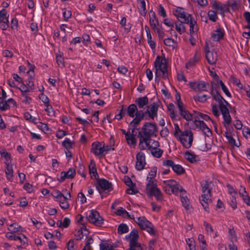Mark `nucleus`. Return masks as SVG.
<instances>
[{"label": "nucleus", "instance_id": "f257e3e1", "mask_svg": "<svg viewBox=\"0 0 250 250\" xmlns=\"http://www.w3.org/2000/svg\"><path fill=\"white\" fill-rule=\"evenodd\" d=\"M156 172L157 167H152L148 174L149 177H147L148 182L146 186V192L149 196H154L157 200H159L162 199V193L160 190L156 187V185L153 184V179L156 176Z\"/></svg>", "mask_w": 250, "mask_h": 250}, {"label": "nucleus", "instance_id": "f03ea898", "mask_svg": "<svg viewBox=\"0 0 250 250\" xmlns=\"http://www.w3.org/2000/svg\"><path fill=\"white\" fill-rule=\"evenodd\" d=\"M155 71V81L159 83L160 80L161 73L162 74V77L164 79L168 78V74L167 61L165 59L164 61L161 59L159 56H158L154 63Z\"/></svg>", "mask_w": 250, "mask_h": 250}, {"label": "nucleus", "instance_id": "7ed1b4c3", "mask_svg": "<svg viewBox=\"0 0 250 250\" xmlns=\"http://www.w3.org/2000/svg\"><path fill=\"white\" fill-rule=\"evenodd\" d=\"M157 131V126L155 124L146 122L138 133V137L140 138V144L146 142L147 139H149L152 136L155 135V133Z\"/></svg>", "mask_w": 250, "mask_h": 250}, {"label": "nucleus", "instance_id": "20e7f679", "mask_svg": "<svg viewBox=\"0 0 250 250\" xmlns=\"http://www.w3.org/2000/svg\"><path fill=\"white\" fill-rule=\"evenodd\" d=\"M96 184V189L98 190L101 195V198L103 199L106 195L103 194V192H108L112 190V185L111 182L104 178H98Z\"/></svg>", "mask_w": 250, "mask_h": 250}, {"label": "nucleus", "instance_id": "39448f33", "mask_svg": "<svg viewBox=\"0 0 250 250\" xmlns=\"http://www.w3.org/2000/svg\"><path fill=\"white\" fill-rule=\"evenodd\" d=\"M179 140L185 148H189L192 146L193 140V135L192 131L189 129L184 130L179 135Z\"/></svg>", "mask_w": 250, "mask_h": 250}, {"label": "nucleus", "instance_id": "423d86ee", "mask_svg": "<svg viewBox=\"0 0 250 250\" xmlns=\"http://www.w3.org/2000/svg\"><path fill=\"white\" fill-rule=\"evenodd\" d=\"M135 222L137 223L141 229L146 230L150 234H155L156 233L153 225L145 217H139L137 218V220H136Z\"/></svg>", "mask_w": 250, "mask_h": 250}, {"label": "nucleus", "instance_id": "0eeeda50", "mask_svg": "<svg viewBox=\"0 0 250 250\" xmlns=\"http://www.w3.org/2000/svg\"><path fill=\"white\" fill-rule=\"evenodd\" d=\"M174 15L177 17L178 20L182 23L188 24L190 18H192L191 15L185 12L184 9L181 7H177L173 10Z\"/></svg>", "mask_w": 250, "mask_h": 250}, {"label": "nucleus", "instance_id": "6e6552de", "mask_svg": "<svg viewBox=\"0 0 250 250\" xmlns=\"http://www.w3.org/2000/svg\"><path fill=\"white\" fill-rule=\"evenodd\" d=\"M188 85L195 92L207 91L209 83L203 81H190Z\"/></svg>", "mask_w": 250, "mask_h": 250}, {"label": "nucleus", "instance_id": "1a4fd4ad", "mask_svg": "<svg viewBox=\"0 0 250 250\" xmlns=\"http://www.w3.org/2000/svg\"><path fill=\"white\" fill-rule=\"evenodd\" d=\"M158 110V104L155 102L147 106V108L145 112L140 110L139 114H143V119L146 115H148V117L153 120L154 118L157 117V112Z\"/></svg>", "mask_w": 250, "mask_h": 250}, {"label": "nucleus", "instance_id": "9d476101", "mask_svg": "<svg viewBox=\"0 0 250 250\" xmlns=\"http://www.w3.org/2000/svg\"><path fill=\"white\" fill-rule=\"evenodd\" d=\"M89 222L96 226H101L103 224L104 219L99 213L96 210H91L88 215Z\"/></svg>", "mask_w": 250, "mask_h": 250}, {"label": "nucleus", "instance_id": "9b49d317", "mask_svg": "<svg viewBox=\"0 0 250 250\" xmlns=\"http://www.w3.org/2000/svg\"><path fill=\"white\" fill-rule=\"evenodd\" d=\"M103 148V142H95L92 144L91 152L95 155L99 156L100 158H102L105 156V154H104Z\"/></svg>", "mask_w": 250, "mask_h": 250}, {"label": "nucleus", "instance_id": "f8f14e48", "mask_svg": "<svg viewBox=\"0 0 250 250\" xmlns=\"http://www.w3.org/2000/svg\"><path fill=\"white\" fill-rule=\"evenodd\" d=\"M211 197V190L203 191L202 198L200 202L206 211L209 212L208 205L212 202Z\"/></svg>", "mask_w": 250, "mask_h": 250}, {"label": "nucleus", "instance_id": "ddd939ff", "mask_svg": "<svg viewBox=\"0 0 250 250\" xmlns=\"http://www.w3.org/2000/svg\"><path fill=\"white\" fill-rule=\"evenodd\" d=\"M163 165L171 167L172 170L177 175H182L185 172V169L180 165L175 164L174 162L170 160L163 161Z\"/></svg>", "mask_w": 250, "mask_h": 250}, {"label": "nucleus", "instance_id": "4468645a", "mask_svg": "<svg viewBox=\"0 0 250 250\" xmlns=\"http://www.w3.org/2000/svg\"><path fill=\"white\" fill-rule=\"evenodd\" d=\"M146 164L145 154L142 152H138L136 155V169L139 171L142 170Z\"/></svg>", "mask_w": 250, "mask_h": 250}, {"label": "nucleus", "instance_id": "2eb2a0df", "mask_svg": "<svg viewBox=\"0 0 250 250\" xmlns=\"http://www.w3.org/2000/svg\"><path fill=\"white\" fill-rule=\"evenodd\" d=\"M7 12L5 9L0 11V28L2 30H6L9 27V21Z\"/></svg>", "mask_w": 250, "mask_h": 250}, {"label": "nucleus", "instance_id": "dca6fc26", "mask_svg": "<svg viewBox=\"0 0 250 250\" xmlns=\"http://www.w3.org/2000/svg\"><path fill=\"white\" fill-rule=\"evenodd\" d=\"M61 176L58 178L60 182H63L66 179H73L76 175V170L73 168H70L67 171H62Z\"/></svg>", "mask_w": 250, "mask_h": 250}, {"label": "nucleus", "instance_id": "f3484780", "mask_svg": "<svg viewBox=\"0 0 250 250\" xmlns=\"http://www.w3.org/2000/svg\"><path fill=\"white\" fill-rule=\"evenodd\" d=\"M205 52L206 57L208 63L211 65L215 64L218 58L217 53L210 51L208 46L205 48Z\"/></svg>", "mask_w": 250, "mask_h": 250}, {"label": "nucleus", "instance_id": "a211bd4d", "mask_svg": "<svg viewBox=\"0 0 250 250\" xmlns=\"http://www.w3.org/2000/svg\"><path fill=\"white\" fill-rule=\"evenodd\" d=\"M178 114L183 119L187 121H190L192 120V114H191L188 110L186 109L184 104L178 107Z\"/></svg>", "mask_w": 250, "mask_h": 250}, {"label": "nucleus", "instance_id": "6ab92c4d", "mask_svg": "<svg viewBox=\"0 0 250 250\" xmlns=\"http://www.w3.org/2000/svg\"><path fill=\"white\" fill-rule=\"evenodd\" d=\"M212 8L216 10L219 11L221 15H224L225 13L229 11L228 5L223 4L220 2L214 1L212 2Z\"/></svg>", "mask_w": 250, "mask_h": 250}, {"label": "nucleus", "instance_id": "aec40b11", "mask_svg": "<svg viewBox=\"0 0 250 250\" xmlns=\"http://www.w3.org/2000/svg\"><path fill=\"white\" fill-rule=\"evenodd\" d=\"M127 116L131 118H135L138 116L140 113L138 111L136 104H130L126 108Z\"/></svg>", "mask_w": 250, "mask_h": 250}, {"label": "nucleus", "instance_id": "412c9836", "mask_svg": "<svg viewBox=\"0 0 250 250\" xmlns=\"http://www.w3.org/2000/svg\"><path fill=\"white\" fill-rule=\"evenodd\" d=\"M143 120V114H139L135 117L130 123V125L132 126L131 133L130 134H134L135 130H138L139 128H137V125L140 124V123Z\"/></svg>", "mask_w": 250, "mask_h": 250}, {"label": "nucleus", "instance_id": "4be33fe9", "mask_svg": "<svg viewBox=\"0 0 250 250\" xmlns=\"http://www.w3.org/2000/svg\"><path fill=\"white\" fill-rule=\"evenodd\" d=\"M184 156L185 159L191 163H196L200 161L198 156L188 151L185 152Z\"/></svg>", "mask_w": 250, "mask_h": 250}, {"label": "nucleus", "instance_id": "5701e85b", "mask_svg": "<svg viewBox=\"0 0 250 250\" xmlns=\"http://www.w3.org/2000/svg\"><path fill=\"white\" fill-rule=\"evenodd\" d=\"M67 191L68 195V198L66 196H63L61 199L59 200L60 206L63 209H66L69 208V204L67 203V200L70 199L71 198V194L69 191H67V189H65L63 191Z\"/></svg>", "mask_w": 250, "mask_h": 250}, {"label": "nucleus", "instance_id": "b1692460", "mask_svg": "<svg viewBox=\"0 0 250 250\" xmlns=\"http://www.w3.org/2000/svg\"><path fill=\"white\" fill-rule=\"evenodd\" d=\"M8 229L11 233H20L19 234H22V232H24L23 228L16 223L10 225Z\"/></svg>", "mask_w": 250, "mask_h": 250}, {"label": "nucleus", "instance_id": "393cba45", "mask_svg": "<svg viewBox=\"0 0 250 250\" xmlns=\"http://www.w3.org/2000/svg\"><path fill=\"white\" fill-rule=\"evenodd\" d=\"M200 59V55L197 53H195L193 58H191L186 64L187 69L194 66Z\"/></svg>", "mask_w": 250, "mask_h": 250}, {"label": "nucleus", "instance_id": "a878e982", "mask_svg": "<svg viewBox=\"0 0 250 250\" xmlns=\"http://www.w3.org/2000/svg\"><path fill=\"white\" fill-rule=\"evenodd\" d=\"M135 103L138 105L139 108H142L147 104L148 99L146 96L139 97L135 100Z\"/></svg>", "mask_w": 250, "mask_h": 250}, {"label": "nucleus", "instance_id": "bb28decb", "mask_svg": "<svg viewBox=\"0 0 250 250\" xmlns=\"http://www.w3.org/2000/svg\"><path fill=\"white\" fill-rule=\"evenodd\" d=\"M222 114L223 115L224 120L223 122V125L226 129H228L229 125L230 124L232 121L231 117L229 114V111L228 112L222 113Z\"/></svg>", "mask_w": 250, "mask_h": 250}, {"label": "nucleus", "instance_id": "cd10ccee", "mask_svg": "<svg viewBox=\"0 0 250 250\" xmlns=\"http://www.w3.org/2000/svg\"><path fill=\"white\" fill-rule=\"evenodd\" d=\"M167 111L169 113V116L172 120H178V115L175 112V106L172 103L169 104L167 106Z\"/></svg>", "mask_w": 250, "mask_h": 250}, {"label": "nucleus", "instance_id": "c85d7f7f", "mask_svg": "<svg viewBox=\"0 0 250 250\" xmlns=\"http://www.w3.org/2000/svg\"><path fill=\"white\" fill-rule=\"evenodd\" d=\"M22 236L23 238H21L19 235H8L7 237L9 240H19L21 245H24L27 243V239L25 235Z\"/></svg>", "mask_w": 250, "mask_h": 250}, {"label": "nucleus", "instance_id": "c756f323", "mask_svg": "<svg viewBox=\"0 0 250 250\" xmlns=\"http://www.w3.org/2000/svg\"><path fill=\"white\" fill-rule=\"evenodd\" d=\"M188 23H189L190 34H193L194 33L198 31V27L197 24V22L193 17L190 18V20Z\"/></svg>", "mask_w": 250, "mask_h": 250}, {"label": "nucleus", "instance_id": "7c9ffc66", "mask_svg": "<svg viewBox=\"0 0 250 250\" xmlns=\"http://www.w3.org/2000/svg\"><path fill=\"white\" fill-rule=\"evenodd\" d=\"M224 36V33L221 28H218L211 35L214 41H218L222 39Z\"/></svg>", "mask_w": 250, "mask_h": 250}, {"label": "nucleus", "instance_id": "2f4dec72", "mask_svg": "<svg viewBox=\"0 0 250 250\" xmlns=\"http://www.w3.org/2000/svg\"><path fill=\"white\" fill-rule=\"evenodd\" d=\"M6 167L5 170L6 178L8 180H10L13 177V170L12 165L11 163L5 164Z\"/></svg>", "mask_w": 250, "mask_h": 250}, {"label": "nucleus", "instance_id": "473e14b6", "mask_svg": "<svg viewBox=\"0 0 250 250\" xmlns=\"http://www.w3.org/2000/svg\"><path fill=\"white\" fill-rule=\"evenodd\" d=\"M126 140L128 145L133 147L136 146L137 141L134 134L126 135Z\"/></svg>", "mask_w": 250, "mask_h": 250}, {"label": "nucleus", "instance_id": "72a5a7b5", "mask_svg": "<svg viewBox=\"0 0 250 250\" xmlns=\"http://www.w3.org/2000/svg\"><path fill=\"white\" fill-rule=\"evenodd\" d=\"M158 21V19L156 17L155 12L151 10L149 12V23L150 26H154L155 23Z\"/></svg>", "mask_w": 250, "mask_h": 250}, {"label": "nucleus", "instance_id": "f704fd0d", "mask_svg": "<svg viewBox=\"0 0 250 250\" xmlns=\"http://www.w3.org/2000/svg\"><path fill=\"white\" fill-rule=\"evenodd\" d=\"M193 99L196 102H198L201 103H204L207 101V100L210 98V96L206 94H203V95H196L193 97Z\"/></svg>", "mask_w": 250, "mask_h": 250}, {"label": "nucleus", "instance_id": "c9c22d12", "mask_svg": "<svg viewBox=\"0 0 250 250\" xmlns=\"http://www.w3.org/2000/svg\"><path fill=\"white\" fill-rule=\"evenodd\" d=\"M149 150L150 151L151 154L156 158H160L163 153V150L158 148H153L152 147H149Z\"/></svg>", "mask_w": 250, "mask_h": 250}, {"label": "nucleus", "instance_id": "e433bc0d", "mask_svg": "<svg viewBox=\"0 0 250 250\" xmlns=\"http://www.w3.org/2000/svg\"><path fill=\"white\" fill-rule=\"evenodd\" d=\"M139 9L140 13L142 16H146V2L144 0H140L139 2Z\"/></svg>", "mask_w": 250, "mask_h": 250}, {"label": "nucleus", "instance_id": "4c0bfd02", "mask_svg": "<svg viewBox=\"0 0 250 250\" xmlns=\"http://www.w3.org/2000/svg\"><path fill=\"white\" fill-rule=\"evenodd\" d=\"M117 230L119 234H122L128 232L129 228L126 224L122 223L118 226Z\"/></svg>", "mask_w": 250, "mask_h": 250}, {"label": "nucleus", "instance_id": "58836bf2", "mask_svg": "<svg viewBox=\"0 0 250 250\" xmlns=\"http://www.w3.org/2000/svg\"><path fill=\"white\" fill-rule=\"evenodd\" d=\"M115 247H116V245H111L106 242H101L100 244V250H113Z\"/></svg>", "mask_w": 250, "mask_h": 250}, {"label": "nucleus", "instance_id": "ea45409f", "mask_svg": "<svg viewBox=\"0 0 250 250\" xmlns=\"http://www.w3.org/2000/svg\"><path fill=\"white\" fill-rule=\"evenodd\" d=\"M181 201L182 203V205L186 209H188L189 208V201L188 197L186 196H184L183 194H182V196L181 197Z\"/></svg>", "mask_w": 250, "mask_h": 250}, {"label": "nucleus", "instance_id": "a19ab883", "mask_svg": "<svg viewBox=\"0 0 250 250\" xmlns=\"http://www.w3.org/2000/svg\"><path fill=\"white\" fill-rule=\"evenodd\" d=\"M0 155L1 157H3L6 161L5 162V164L11 163V155L10 153L7 152L6 150H3L0 152Z\"/></svg>", "mask_w": 250, "mask_h": 250}, {"label": "nucleus", "instance_id": "79ce46f5", "mask_svg": "<svg viewBox=\"0 0 250 250\" xmlns=\"http://www.w3.org/2000/svg\"><path fill=\"white\" fill-rule=\"evenodd\" d=\"M164 44L169 47H171L172 48H174V44H177V42L173 39L170 38H167L164 40Z\"/></svg>", "mask_w": 250, "mask_h": 250}, {"label": "nucleus", "instance_id": "37998d69", "mask_svg": "<svg viewBox=\"0 0 250 250\" xmlns=\"http://www.w3.org/2000/svg\"><path fill=\"white\" fill-rule=\"evenodd\" d=\"M89 173L91 174V176H94L95 179L99 178V175L97 171V168L95 167V164L92 167H89Z\"/></svg>", "mask_w": 250, "mask_h": 250}, {"label": "nucleus", "instance_id": "c03bdc74", "mask_svg": "<svg viewBox=\"0 0 250 250\" xmlns=\"http://www.w3.org/2000/svg\"><path fill=\"white\" fill-rule=\"evenodd\" d=\"M171 189V191L172 193L177 194L179 192H182L183 191L185 192V191L183 189V188L177 183V184L174 185Z\"/></svg>", "mask_w": 250, "mask_h": 250}, {"label": "nucleus", "instance_id": "a18cd8bd", "mask_svg": "<svg viewBox=\"0 0 250 250\" xmlns=\"http://www.w3.org/2000/svg\"><path fill=\"white\" fill-rule=\"evenodd\" d=\"M194 124L197 127L199 128L202 131L205 130L206 128L208 127L203 121L195 120L194 122Z\"/></svg>", "mask_w": 250, "mask_h": 250}, {"label": "nucleus", "instance_id": "49530a36", "mask_svg": "<svg viewBox=\"0 0 250 250\" xmlns=\"http://www.w3.org/2000/svg\"><path fill=\"white\" fill-rule=\"evenodd\" d=\"M175 26L176 30L179 32V34H182L186 31V28L184 25H183V23H178L177 22H175Z\"/></svg>", "mask_w": 250, "mask_h": 250}, {"label": "nucleus", "instance_id": "de8ad7c7", "mask_svg": "<svg viewBox=\"0 0 250 250\" xmlns=\"http://www.w3.org/2000/svg\"><path fill=\"white\" fill-rule=\"evenodd\" d=\"M218 83L220 84L223 91L225 93V94L229 97H231V95L230 93L229 92L228 88L225 85L222 81L219 80L218 81Z\"/></svg>", "mask_w": 250, "mask_h": 250}, {"label": "nucleus", "instance_id": "09e8293b", "mask_svg": "<svg viewBox=\"0 0 250 250\" xmlns=\"http://www.w3.org/2000/svg\"><path fill=\"white\" fill-rule=\"evenodd\" d=\"M116 214L119 216H125L126 215L128 217H130L129 213L122 207H120L118 209Z\"/></svg>", "mask_w": 250, "mask_h": 250}, {"label": "nucleus", "instance_id": "8fccbe9b", "mask_svg": "<svg viewBox=\"0 0 250 250\" xmlns=\"http://www.w3.org/2000/svg\"><path fill=\"white\" fill-rule=\"evenodd\" d=\"M200 117L202 119H203V120H204L205 121L210 120L214 125V127L215 128V130L216 132H217V124H216V123H215L214 121L211 120V119L208 115L204 114L203 113H201L200 115Z\"/></svg>", "mask_w": 250, "mask_h": 250}, {"label": "nucleus", "instance_id": "3c124183", "mask_svg": "<svg viewBox=\"0 0 250 250\" xmlns=\"http://www.w3.org/2000/svg\"><path fill=\"white\" fill-rule=\"evenodd\" d=\"M186 241L188 246L189 250H196L195 242L193 238H188Z\"/></svg>", "mask_w": 250, "mask_h": 250}, {"label": "nucleus", "instance_id": "603ef678", "mask_svg": "<svg viewBox=\"0 0 250 250\" xmlns=\"http://www.w3.org/2000/svg\"><path fill=\"white\" fill-rule=\"evenodd\" d=\"M56 62L60 67H64V58H63L62 55H58L56 56Z\"/></svg>", "mask_w": 250, "mask_h": 250}, {"label": "nucleus", "instance_id": "864d4df0", "mask_svg": "<svg viewBox=\"0 0 250 250\" xmlns=\"http://www.w3.org/2000/svg\"><path fill=\"white\" fill-rule=\"evenodd\" d=\"M73 143L69 139L66 138L65 140L62 142V145L66 149H70L72 148Z\"/></svg>", "mask_w": 250, "mask_h": 250}, {"label": "nucleus", "instance_id": "5fc2aeb1", "mask_svg": "<svg viewBox=\"0 0 250 250\" xmlns=\"http://www.w3.org/2000/svg\"><path fill=\"white\" fill-rule=\"evenodd\" d=\"M63 13H62V16L64 18V20L65 21H67L68 20L71 18L72 15V12L71 11L69 10H66V8H63L62 9Z\"/></svg>", "mask_w": 250, "mask_h": 250}, {"label": "nucleus", "instance_id": "6e6d98bb", "mask_svg": "<svg viewBox=\"0 0 250 250\" xmlns=\"http://www.w3.org/2000/svg\"><path fill=\"white\" fill-rule=\"evenodd\" d=\"M214 100L218 103L219 107L223 104H229V107L230 106V104L222 96H219V97L216 98V100Z\"/></svg>", "mask_w": 250, "mask_h": 250}, {"label": "nucleus", "instance_id": "4d7b16f0", "mask_svg": "<svg viewBox=\"0 0 250 250\" xmlns=\"http://www.w3.org/2000/svg\"><path fill=\"white\" fill-rule=\"evenodd\" d=\"M208 16L209 17V19L213 22L216 21L217 19V14L214 11H208Z\"/></svg>", "mask_w": 250, "mask_h": 250}, {"label": "nucleus", "instance_id": "13d9d810", "mask_svg": "<svg viewBox=\"0 0 250 250\" xmlns=\"http://www.w3.org/2000/svg\"><path fill=\"white\" fill-rule=\"evenodd\" d=\"M231 7L233 10H237L238 9V3L237 0H230L228 1V5Z\"/></svg>", "mask_w": 250, "mask_h": 250}, {"label": "nucleus", "instance_id": "bf43d9fd", "mask_svg": "<svg viewBox=\"0 0 250 250\" xmlns=\"http://www.w3.org/2000/svg\"><path fill=\"white\" fill-rule=\"evenodd\" d=\"M78 232L80 234H88L90 232L87 229L86 227L84 225L82 224L80 229L78 230Z\"/></svg>", "mask_w": 250, "mask_h": 250}, {"label": "nucleus", "instance_id": "052dcab7", "mask_svg": "<svg viewBox=\"0 0 250 250\" xmlns=\"http://www.w3.org/2000/svg\"><path fill=\"white\" fill-rule=\"evenodd\" d=\"M164 183L166 186L170 188H171L174 185L175 186L178 183L174 180H169L164 181Z\"/></svg>", "mask_w": 250, "mask_h": 250}, {"label": "nucleus", "instance_id": "680f3d73", "mask_svg": "<svg viewBox=\"0 0 250 250\" xmlns=\"http://www.w3.org/2000/svg\"><path fill=\"white\" fill-rule=\"evenodd\" d=\"M27 93L21 94V96L23 97V99L22 100L21 102L25 104H29L32 101V98L28 96Z\"/></svg>", "mask_w": 250, "mask_h": 250}, {"label": "nucleus", "instance_id": "e2e57ef3", "mask_svg": "<svg viewBox=\"0 0 250 250\" xmlns=\"http://www.w3.org/2000/svg\"><path fill=\"white\" fill-rule=\"evenodd\" d=\"M229 203L233 209H235L237 208L236 199L233 196L230 197Z\"/></svg>", "mask_w": 250, "mask_h": 250}, {"label": "nucleus", "instance_id": "0e129e2a", "mask_svg": "<svg viewBox=\"0 0 250 250\" xmlns=\"http://www.w3.org/2000/svg\"><path fill=\"white\" fill-rule=\"evenodd\" d=\"M164 23L168 27H173L175 22L170 19L167 18L163 20Z\"/></svg>", "mask_w": 250, "mask_h": 250}, {"label": "nucleus", "instance_id": "69168bd1", "mask_svg": "<svg viewBox=\"0 0 250 250\" xmlns=\"http://www.w3.org/2000/svg\"><path fill=\"white\" fill-rule=\"evenodd\" d=\"M175 100H176V104L177 106V107L180 106L184 104L181 101V96L179 93L177 92L175 95Z\"/></svg>", "mask_w": 250, "mask_h": 250}, {"label": "nucleus", "instance_id": "338daca9", "mask_svg": "<svg viewBox=\"0 0 250 250\" xmlns=\"http://www.w3.org/2000/svg\"><path fill=\"white\" fill-rule=\"evenodd\" d=\"M158 13L159 16H162L164 18L167 17L166 11L164 8V7L162 6V4L159 5V8L158 11Z\"/></svg>", "mask_w": 250, "mask_h": 250}, {"label": "nucleus", "instance_id": "774afa93", "mask_svg": "<svg viewBox=\"0 0 250 250\" xmlns=\"http://www.w3.org/2000/svg\"><path fill=\"white\" fill-rule=\"evenodd\" d=\"M39 98L44 104H48L49 103V98L43 93L39 95Z\"/></svg>", "mask_w": 250, "mask_h": 250}]
</instances>
